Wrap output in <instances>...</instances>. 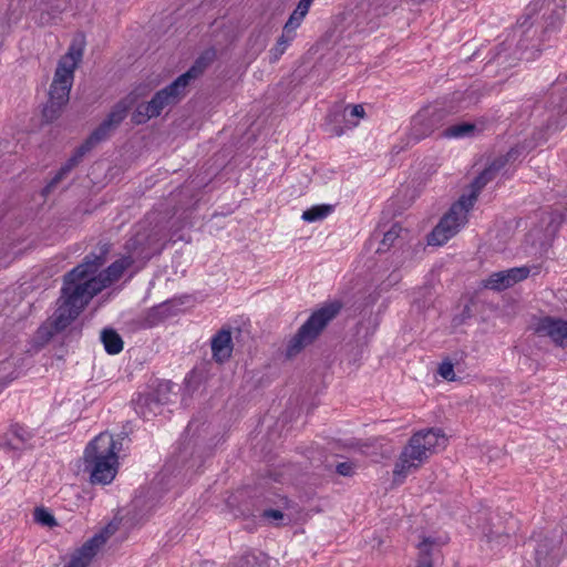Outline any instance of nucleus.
<instances>
[{
    "instance_id": "nucleus-32",
    "label": "nucleus",
    "mask_w": 567,
    "mask_h": 567,
    "mask_svg": "<svg viewBox=\"0 0 567 567\" xmlns=\"http://www.w3.org/2000/svg\"><path fill=\"white\" fill-rule=\"evenodd\" d=\"M34 520L47 527H54L58 525L54 516L44 507H37L33 513Z\"/></svg>"
},
{
    "instance_id": "nucleus-47",
    "label": "nucleus",
    "mask_w": 567,
    "mask_h": 567,
    "mask_svg": "<svg viewBox=\"0 0 567 567\" xmlns=\"http://www.w3.org/2000/svg\"><path fill=\"white\" fill-rule=\"evenodd\" d=\"M390 277L393 278L395 282L399 281V277L396 275L392 274Z\"/></svg>"
},
{
    "instance_id": "nucleus-6",
    "label": "nucleus",
    "mask_w": 567,
    "mask_h": 567,
    "mask_svg": "<svg viewBox=\"0 0 567 567\" xmlns=\"http://www.w3.org/2000/svg\"><path fill=\"white\" fill-rule=\"evenodd\" d=\"M563 529L554 527L534 533L527 542L536 567H555L561 557Z\"/></svg>"
},
{
    "instance_id": "nucleus-23",
    "label": "nucleus",
    "mask_w": 567,
    "mask_h": 567,
    "mask_svg": "<svg viewBox=\"0 0 567 567\" xmlns=\"http://www.w3.org/2000/svg\"><path fill=\"white\" fill-rule=\"evenodd\" d=\"M414 434L420 437L422 447L430 454L434 453L436 447L445 446L446 437L441 429L421 430Z\"/></svg>"
},
{
    "instance_id": "nucleus-43",
    "label": "nucleus",
    "mask_w": 567,
    "mask_h": 567,
    "mask_svg": "<svg viewBox=\"0 0 567 567\" xmlns=\"http://www.w3.org/2000/svg\"><path fill=\"white\" fill-rule=\"evenodd\" d=\"M50 7L54 11H62L65 8V1L64 0H55L53 2H50Z\"/></svg>"
},
{
    "instance_id": "nucleus-30",
    "label": "nucleus",
    "mask_w": 567,
    "mask_h": 567,
    "mask_svg": "<svg viewBox=\"0 0 567 567\" xmlns=\"http://www.w3.org/2000/svg\"><path fill=\"white\" fill-rule=\"evenodd\" d=\"M434 542L431 538H424L419 544V558L416 567H433L432 563V549Z\"/></svg>"
},
{
    "instance_id": "nucleus-36",
    "label": "nucleus",
    "mask_w": 567,
    "mask_h": 567,
    "mask_svg": "<svg viewBox=\"0 0 567 567\" xmlns=\"http://www.w3.org/2000/svg\"><path fill=\"white\" fill-rule=\"evenodd\" d=\"M487 538V542L489 544H497V545H505L508 542L509 534L508 533H496L491 530L488 534L485 535Z\"/></svg>"
},
{
    "instance_id": "nucleus-37",
    "label": "nucleus",
    "mask_w": 567,
    "mask_h": 567,
    "mask_svg": "<svg viewBox=\"0 0 567 567\" xmlns=\"http://www.w3.org/2000/svg\"><path fill=\"white\" fill-rule=\"evenodd\" d=\"M354 468L355 464L350 461L338 463L336 466L337 473L342 476H352L354 474Z\"/></svg>"
},
{
    "instance_id": "nucleus-40",
    "label": "nucleus",
    "mask_w": 567,
    "mask_h": 567,
    "mask_svg": "<svg viewBox=\"0 0 567 567\" xmlns=\"http://www.w3.org/2000/svg\"><path fill=\"white\" fill-rule=\"evenodd\" d=\"M350 115L355 117H364L365 112L363 106L361 104L352 105Z\"/></svg>"
},
{
    "instance_id": "nucleus-42",
    "label": "nucleus",
    "mask_w": 567,
    "mask_h": 567,
    "mask_svg": "<svg viewBox=\"0 0 567 567\" xmlns=\"http://www.w3.org/2000/svg\"><path fill=\"white\" fill-rule=\"evenodd\" d=\"M557 113L567 114V95L560 99V103L557 104Z\"/></svg>"
},
{
    "instance_id": "nucleus-46",
    "label": "nucleus",
    "mask_w": 567,
    "mask_h": 567,
    "mask_svg": "<svg viewBox=\"0 0 567 567\" xmlns=\"http://www.w3.org/2000/svg\"><path fill=\"white\" fill-rule=\"evenodd\" d=\"M494 59H495V60H497V61H499V60L502 59V54H501V52H498V53L495 55V58H494Z\"/></svg>"
},
{
    "instance_id": "nucleus-25",
    "label": "nucleus",
    "mask_w": 567,
    "mask_h": 567,
    "mask_svg": "<svg viewBox=\"0 0 567 567\" xmlns=\"http://www.w3.org/2000/svg\"><path fill=\"white\" fill-rule=\"evenodd\" d=\"M517 153L515 148H512L506 155L495 158L482 173L492 182L509 161L516 158Z\"/></svg>"
},
{
    "instance_id": "nucleus-13",
    "label": "nucleus",
    "mask_w": 567,
    "mask_h": 567,
    "mask_svg": "<svg viewBox=\"0 0 567 567\" xmlns=\"http://www.w3.org/2000/svg\"><path fill=\"white\" fill-rule=\"evenodd\" d=\"M530 17L527 16L523 21L518 20L517 25L513 30L512 40L508 39L501 45L504 51L512 48V42L516 40V51H520V59L526 53L527 49L536 48V34L537 28H534L533 23L529 22Z\"/></svg>"
},
{
    "instance_id": "nucleus-22",
    "label": "nucleus",
    "mask_w": 567,
    "mask_h": 567,
    "mask_svg": "<svg viewBox=\"0 0 567 567\" xmlns=\"http://www.w3.org/2000/svg\"><path fill=\"white\" fill-rule=\"evenodd\" d=\"M401 231L402 227L398 223L393 224L390 229L384 233L379 230L374 231L370 238V243H372L374 239H379V237L382 235V239L379 240L375 252L384 254L390 250V248L395 245V241L399 240Z\"/></svg>"
},
{
    "instance_id": "nucleus-31",
    "label": "nucleus",
    "mask_w": 567,
    "mask_h": 567,
    "mask_svg": "<svg viewBox=\"0 0 567 567\" xmlns=\"http://www.w3.org/2000/svg\"><path fill=\"white\" fill-rule=\"evenodd\" d=\"M475 130V124L463 122L449 126L443 135L446 137H464L471 135Z\"/></svg>"
},
{
    "instance_id": "nucleus-24",
    "label": "nucleus",
    "mask_w": 567,
    "mask_h": 567,
    "mask_svg": "<svg viewBox=\"0 0 567 567\" xmlns=\"http://www.w3.org/2000/svg\"><path fill=\"white\" fill-rule=\"evenodd\" d=\"M101 341L109 354H117L123 350L124 342L121 336L112 328L102 330Z\"/></svg>"
},
{
    "instance_id": "nucleus-17",
    "label": "nucleus",
    "mask_w": 567,
    "mask_h": 567,
    "mask_svg": "<svg viewBox=\"0 0 567 567\" xmlns=\"http://www.w3.org/2000/svg\"><path fill=\"white\" fill-rule=\"evenodd\" d=\"M147 93L146 86L136 87L130 94H127L124 99L118 101L111 110L106 118L104 120L109 125L113 128H117L118 125L124 121L127 115L128 110L134 106L138 99L144 96Z\"/></svg>"
},
{
    "instance_id": "nucleus-7",
    "label": "nucleus",
    "mask_w": 567,
    "mask_h": 567,
    "mask_svg": "<svg viewBox=\"0 0 567 567\" xmlns=\"http://www.w3.org/2000/svg\"><path fill=\"white\" fill-rule=\"evenodd\" d=\"M82 49L74 50V48L71 47L66 55L59 61L49 91V96L54 103L66 104L69 102L73 73L78 62L82 58Z\"/></svg>"
},
{
    "instance_id": "nucleus-28",
    "label": "nucleus",
    "mask_w": 567,
    "mask_h": 567,
    "mask_svg": "<svg viewBox=\"0 0 567 567\" xmlns=\"http://www.w3.org/2000/svg\"><path fill=\"white\" fill-rule=\"evenodd\" d=\"M115 131L111 125H109L105 121H103L86 138L84 144L92 150L95 145L105 141L111 136V134Z\"/></svg>"
},
{
    "instance_id": "nucleus-12",
    "label": "nucleus",
    "mask_w": 567,
    "mask_h": 567,
    "mask_svg": "<svg viewBox=\"0 0 567 567\" xmlns=\"http://www.w3.org/2000/svg\"><path fill=\"white\" fill-rule=\"evenodd\" d=\"M171 384L159 383L158 386L151 392L141 393L134 400L135 411L144 419L155 416L163 412V406L169 402Z\"/></svg>"
},
{
    "instance_id": "nucleus-27",
    "label": "nucleus",
    "mask_w": 567,
    "mask_h": 567,
    "mask_svg": "<svg viewBox=\"0 0 567 567\" xmlns=\"http://www.w3.org/2000/svg\"><path fill=\"white\" fill-rule=\"evenodd\" d=\"M296 33H291L282 28V33L278 38L275 47L270 50V61L276 62L286 52L287 48L293 41Z\"/></svg>"
},
{
    "instance_id": "nucleus-38",
    "label": "nucleus",
    "mask_w": 567,
    "mask_h": 567,
    "mask_svg": "<svg viewBox=\"0 0 567 567\" xmlns=\"http://www.w3.org/2000/svg\"><path fill=\"white\" fill-rule=\"evenodd\" d=\"M262 516L268 519H276V520H282L284 519V513L279 509H265L262 513Z\"/></svg>"
},
{
    "instance_id": "nucleus-15",
    "label": "nucleus",
    "mask_w": 567,
    "mask_h": 567,
    "mask_svg": "<svg viewBox=\"0 0 567 567\" xmlns=\"http://www.w3.org/2000/svg\"><path fill=\"white\" fill-rule=\"evenodd\" d=\"M528 275V267H515L507 270L493 272L486 280H484V287L491 290L501 291L513 287L515 284L526 279Z\"/></svg>"
},
{
    "instance_id": "nucleus-9",
    "label": "nucleus",
    "mask_w": 567,
    "mask_h": 567,
    "mask_svg": "<svg viewBox=\"0 0 567 567\" xmlns=\"http://www.w3.org/2000/svg\"><path fill=\"white\" fill-rule=\"evenodd\" d=\"M144 241L145 237L141 234H137L126 243L125 248L127 249L130 255L115 260L105 270L100 272L102 278L105 279L106 284L112 285L114 281L118 280L122 277L123 272L133 265V254H136L138 257L142 258H151L152 252L145 250Z\"/></svg>"
},
{
    "instance_id": "nucleus-41",
    "label": "nucleus",
    "mask_w": 567,
    "mask_h": 567,
    "mask_svg": "<svg viewBox=\"0 0 567 567\" xmlns=\"http://www.w3.org/2000/svg\"><path fill=\"white\" fill-rule=\"evenodd\" d=\"M310 7H311V4L309 2H307L306 0H299L296 9L307 16Z\"/></svg>"
},
{
    "instance_id": "nucleus-3",
    "label": "nucleus",
    "mask_w": 567,
    "mask_h": 567,
    "mask_svg": "<svg viewBox=\"0 0 567 567\" xmlns=\"http://www.w3.org/2000/svg\"><path fill=\"white\" fill-rule=\"evenodd\" d=\"M115 442L109 434L96 436L84 451V471L93 484H110L116 475Z\"/></svg>"
},
{
    "instance_id": "nucleus-45",
    "label": "nucleus",
    "mask_w": 567,
    "mask_h": 567,
    "mask_svg": "<svg viewBox=\"0 0 567 567\" xmlns=\"http://www.w3.org/2000/svg\"><path fill=\"white\" fill-rule=\"evenodd\" d=\"M339 115V111H333L329 114V117L332 120L333 118H337V116Z\"/></svg>"
},
{
    "instance_id": "nucleus-49",
    "label": "nucleus",
    "mask_w": 567,
    "mask_h": 567,
    "mask_svg": "<svg viewBox=\"0 0 567 567\" xmlns=\"http://www.w3.org/2000/svg\"><path fill=\"white\" fill-rule=\"evenodd\" d=\"M307 2H309L310 4L313 2V0H306Z\"/></svg>"
},
{
    "instance_id": "nucleus-4",
    "label": "nucleus",
    "mask_w": 567,
    "mask_h": 567,
    "mask_svg": "<svg viewBox=\"0 0 567 567\" xmlns=\"http://www.w3.org/2000/svg\"><path fill=\"white\" fill-rule=\"evenodd\" d=\"M340 310L339 302H331L315 311L289 340L286 357L293 358L311 344Z\"/></svg>"
},
{
    "instance_id": "nucleus-35",
    "label": "nucleus",
    "mask_w": 567,
    "mask_h": 567,
    "mask_svg": "<svg viewBox=\"0 0 567 567\" xmlns=\"http://www.w3.org/2000/svg\"><path fill=\"white\" fill-rule=\"evenodd\" d=\"M437 373L447 381H454L455 380V373H454V367L451 361H443L439 365Z\"/></svg>"
},
{
    "instance_id": "nucleus-50",
    "label": "nucleus",
    "mask_w": 567,
    "mask_h": 567,
    "mask_svg": "<svg viewBox=\"0 0 567 567\" xmlns=\"http://www.w3.org/2000/svg\"><path fill=\"white\" fill-rule=\"evenodd\" d=\"M258 567H264L262 565H259Z\"/></svg>"
},
{
    "instance_id": "nucleus-14",
    "label": "nucleus",
    "mask_w": 567,
    "mask_h": 567,
    "mask_svg": "<svg viewBox=\"0 0 567 567\" xmlns=\"http://www.w3.org/2000/svg\"><path fill=\"white\" fill-rule=\"evenodd\" d=\"M112 534L113 529H111L110 526L105 527L99 534H95L82 545L78 550V555L74 556L65 567H87L92 558L97 554L99 549L106 543Z\"/></svg>"
},
{
    "instance_id": "nucleus-29",
    "label": "nucleus",
    "mask_w": 567,
    "mask_h": 567,
    "mask_svg": "<svg viewBox=\"0 0 567 567\" xmlns=\"http://www.w3.org/2000/svg\"><path fill=\"white\" fill-rule=\"evenodd\" d=\"M333 210V206L329 204L316 205L302 213V219L308 223L322 220Z\"/></svg>"
},
{
    "instance_id": "nucleus-8",
    "label": "nucleus",
    "mask_w": 567,
    "mask_h": 567,
    "mask_svg": "<svg viewBox=\"0 0 567 567\" xmlns=\"http://www.w3.org/2000/svg\"><path fill=\"white\" fill-rule=\"evenodd\" d=\"M471 209V207H467V205L458 198L429 234L427 244L430 246H442L454 237L467 223V214Z\"/></svg>"
},
{
    "instance_id": "nucleus-18",
    "label": "nucleus",
    "mask_w": 567,
    "mask_h": 567,
    "mask_svg": "<svg viewBox=\"0 0 567 567\" xmlns=\"http://www.w3.org/2000/svg\"><path fill=\"white\" fill-rule=\"evenodd\" d=\"M213 358L218 363H224L229 360L233 352V339L229 329L219 330L210 342Z\"/></svg>"
},
{
    "instance_id": "nucleus-11",
    "label": "nucleus",
    "mask_w": 567,
    "mask_h": 567,
    "mask_svg": "<svg viewBox=\"0 0 567 567\" xmlns=\"http://www.w3.org/2000/svg\"><path fill=\"white\" fill-rule=\"evenodd\" d=\"M430 455L427 450L422 447L420 437L413 434L395 463L393 470L395 480H404L409 473L419 468Z\"/></svg>"
},
{
    "instance_id": "nucleus-48",
    "label": "nucleus",
    "mask_w": 567,
    "mask_h": 567,
    "mask_svg": "<svg viewBox=\"0 0 567 567\" xmlns=\"http://www.w3.org/2000/svg\"><path fill=\"white\" fill-rule=\"evenodd\" d=\"M307 2H309L310 4L313 2V0H306Z\"/></svg>"
},
{
    "instance_id": "nucleus-19",
    "label": "nucleus",
    "mask_w": 567,
    "mask_h": 567,
    "mask_svg": "<svg viewBox=\"0 0 567 567\" xmlns=\"http://www.w3.org/2000/svg\"><path fill=\"white\" fill-rule=\"evenodd\" d=\"M91 150L83 143L79 146L68 162L58 171L55 176L44 187L43 194L50 193L82 161L83 156Z\"/></svg>"
},
{
    "instance_id": "nucleus-5",
    "label": "nucleus",
    "mask_w": 567,
    "mask_h": 567,
    "mask_svg": "<svg viewBox=\"0 0 567 567\" xmlns=\"http://www.w3.org/2000/svg\"><path fill=\"white\" fill-rule=\"evenodd\" d=\"M70 288L62 287L59 307L49 321L43 323L37 331L42 342H48L54 334L66 329L85 308L80 300H73Z\"/></svg>"
},
{
    "instance_id": "nucleus-20",
    "label": "nucleus",
    "mask_w": 567,
    "mask_h": 567,
    "mask_svg": "<svg viewBox=\"0 0 567 567\" xmlns=\"http://www.w3.org/2000/svg\"><path fill=\"white\" fill-rule=\"evenodd\" d=\"M565 14L564 7H560L556 3L548 6L547 10L543 14V25L539 41H545L549 39L550 34L558 31L563 24V19Z\"/></svg>"
},
{
    "instance_id": "nucleus-44",
    "label": "nucleus",
    "mask_w": 567,
    "mask_h": 567,
    "mask_svg": "<svg viewBox=\"0 0 567 567\" xmlns=\"http://www.w3.org/2000/svg\"><path fill=\"white\" fill-rule=\"evenodd\" d=\"M332 133L337 136H340L343 134V127L341 126H334L333 130H332Z\"/></svg>"
},
{
    "instance_id": "nucleus-21",
    "label": "nucleus",
    "mask_w": 567,
    "mask_h": 567,
    "mask_svg": "<svg viewBox=\"0 0 567 567\" xmlns=\"http://www.w3.org/2000/svg\"><path fill=\"white\" fill-rule=\"evenodd\" d=\"M32 437V434L23 426L16 424L4 434L0 445L9 450H22Z\"/></svg>"
},
{
    "instance_id": "nucleus-2",
    "label": "nucleus",
    "mask_w": 567,
    "mask_h": 567,
    "mask_svg": "<svg viewBox=\"0 0 567 567\" xmlns=\"http://www.w3.org/2000/svg\"><path fill=\"white\" fill-rule=\"evenodd\" d=\"M99 249V254L90 252L80 265L74 267L64 276L63 286L70 288V292L72 293L71 298L73 300H80L84 307L94 296L111 286L105 282V279L102 278L100 274L94 278L80 282L90 275L95 274L105 262L106 255L110 251V246L104 244Z\"/></svg>"
},
{
    "instance_id": "nucleus-26",
    "label": "nucleus",
    "mask_w": 567,
    "mask_h": 567,
    "mask_svg": "<svg viewBox=\"0 0 567 567\" xmlns=\"http://www.w3.org/2000/svg\"><path fill=\"white\" fill-rule=\"evenodd\" d=\"M489 183L486 176L481 172L471 184V192L467 195H462L460 199L464 202L467 207L473 208L476 203L481 190Z\"/></svg>"
},
{
    "instance_id": "nucleus-10",
    "label": "nucleus",
    "mask_w": 567,
    "mask_h": 567,
    "mask_svg": "<svg viewBox=\"0 0 567 567\" xmlns=\"http://www.w3.org/2000/svg\"><path fill=\"white\" fill-rule=\"evenodd\" d=\"M447 113L444 109L437 106H426L421 109L411 121V137L420 141L430 136L434 131L444 124Z\"/></svg>"
},
{
    "instance_id": "nucleus-39",
    "label": "nucleus",
    "mask_w": 567,
    "mask_h": 567,
    "mask_svg": "<svg viewBox=\"0 0 567 567\" xmlns=\"http://www.w3.org/2000/svg\"><path fill=\"white\" fill-rule=\"evenodd\" d=\"M550 223L548 225V230L555 233L558 226L561 223V216L559 214H550Z\"/></svg>"
},
{
    "instance_id": "nucleus-34",
    "label": "nucleus",
    "mask_w": 567,
    "mask_h": 567,
    "mask_svg": "<svg viewBox=\"0 0 567 567\" xmlns=\"http://www.w3.org/2000/svg\"><path fill=\"white\" fill-rule=\"evenodd\" d=\"M306 18V14L295 9L290 14L288 21L285 23L284 29L291 33H296V30L301 25V22Z\"/></svg>"
},
{
    "instance_id": "nucleus-16",
    "label": "nucleus",
    "mask_w": 567,
    "mask_h": 567,
    "mask_svg": "<svg viewBox=\"0 0 567 567\" xmlns=\"http://www.w3.org/2000/svg\"><path fill=\"white\" fill-rule=\"evenodd\" d=\"M535 331L540 337H548L559 347H565L567 340V321L560 318L544 317L539 319Z\"/></svg>"
},
{
    "instance_id": "nucleus-33",
    "label": "nucleus",
    "mask_w": 567,
    "mask_h": 567,
    "mask_svg": "<svg viewBox=\"0 0 567 567\" xmlns=\"http://www.w3.org/2000/svg\"><path fill=\"white\" fill-rule=\"evenodd\" d=\"M65 104H56L53 100L49 99V102L45 104L42 111V116L47 123L53 122L56 120L62 111V107Z\"/></svg>"
},
{
    "instance_id": "nucleus-1",
    "label": "nucleus",
    "mask_w": 567,
    "mask_h": 567,
    "mask_svg": "<svg viewBox=\"0 0 567 567\" xmlns=\"http://www.w3.org/2000/svg\"><path fill=\"white\" fill-rule=\"evenodd\" d=\"M208 54L207 52L200 55L188 71L157 91L151 101L140 103L132 113V122L136 125L145 124L151 118L159 116L164 109L178 104L187 94L190 81L197 79L208 66L212 61V56Z\"/></svg>"
}]
</instances>
